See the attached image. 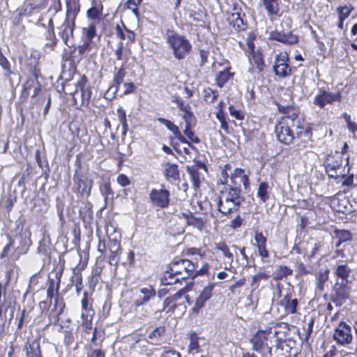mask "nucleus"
Wrapping results in <instances>:
<instances>
[{
    "label": "nucleus",
    "mask_w": 357,
    "mask_h": 357,
    "mask_svg": "<svg viewBox=\"0 0 357 357\" xmlns=\"http://www.w3.org/2000/svg\"><path fill=\"white\" fill-rule=\"evenodd\" d=\"M184 134L188 137V140L191 142L198 144L199 143V139L195 135V132L191 129V126H185L183 131Z\"/></svg>",
    "instance_id": "52"
},
{
    "label": "nucleus",
    "mask_w": 357,
    "mask_h": 357,
    "mask_svg": "<svg viewBox=\"0 0 357 357\" xmlns=\"http://www.w3.org/2000/svg\"><path fill=\"white\" fill-rule=\"evenodd\" d=\"M31 233L29 231H22L16 236L15 239L19 242L20 245L16 248L18 254H25L27 252L31 245Z\"/></svg>",
    "instance_id": "17"
},
{
    "label": "nucleus",
    "mask_w": 357,
    "mask_h": 357,
    "mask_svg": "<svg viewBox=\"0 0 357 357\" xmlns=\"http://www.w3.org/2000/svg\"><path fill=\"white\" fill-rule=\"evenodd\" d=\"M65 304L61 301H60L56 297L54 301V309L51 310L49 314L50 321L56 325L59 321V315L63 312Z\"/></svg>",
    "instance_id": "23"
},
{
    "label": "nucleus",
    "mask_w": 357,
    "mask_h": 357,
    "mask_svg": "<svg viewBox=\"0 0 357 357\" xmlns=\"http://www.w3.org/2000/svg\"><path fill=\"white\" fill-rule=\"evenodd\" d=\"M116 181L122 187H126L130 184V180L123 174H121L117 176Z\"/></svg>",
    "instance_id": "60"
},
{
    "label": "nucleus",
    "mask_w": 357,
    "mask_h": 357,
    "mask_svg": "<svg viewBox=\"0 0 357 357\" xmlns=\"http://www.w3.org/2000/svg\"><path fill=\"white\" fill-rule=\"evenodd\" d=\"M244 201L239 187H229L221 190L218 198V210L225 215L237 211Z\"/></svg>",
    "instance_id": "3"
},
{
    "label": "nucleus",
    "mask_w": 357,
    "mask_h": 357,
    "mask_svg": "<svg viewBox=\"0 0 357 357\" xmlns=\"http://www.w3.org/2000/svg\"><path fill=\"white\" fill-rule=\"evenodd\" d=\"M121 238H112L109 239V250L110 255L109 257V262L111 265L117 266L120 260L121 251Z\"/></svg>",
    "instance_id": "14"
},
{
    "label": "nucleus",
    "mask_w": 357,
    "mask_h": 357,
    "mask_svg": "<svg viewBox=\"0 0 357 357\" xmlns=\"http://www.w3.org/2000/svg\"><path fill=\"white\" fill-rule=\"evenodd\" d=\"M27 357H42L38 344H33L27 348Z\"/></svg>",
    "instance_id": "51"
},
{
    "label": "nucleus",
    "mask_w": 357,
    "mask_h": 357,
    "mask_svg": "<svg viewBox=\"0 0 357 357\" xmlns=\"http://www.w3.org/2000/svg\"><path fill=\"white\" fill-rule=\"evenodd\" d=\"M150 202L154 207L167 208L170 202V192L163 185L160 188H152L149 193Z\"/></svg>",
    "instance_id": "7"
},
{
    "label": "nucleus",
    "mask_w": 357,
    "mask_h": 357,
    "mask_svg": "<svg viewBox=\"0 0 357 357\" xmlns=\"http://www.w3.org/2000/svg\"><path fill=\"white\" fill-rule=\"evenodd\" d=\"M119 121L122 126V135L125 136L128 130V125L126 120V111L122 108L119 107L116 110Z\"/></svg>",
    "instance_id": "41"
},
{
    "label": "nucleus",
    "mask_w": 357,
    "mask_h": 357,
    "mask_svg": "<svg viewBox=\"0 0 357 357\" xmlns=\"http://www.w3.org/2000/svg\"><path fill=\"white\" fill-rule=\"evenodd\" d=\"M214 245L215 249L221 251L224 257H225L228 259V261L225 263V268L226 270H230L231 268L232 267L234 255L230 252L229 247L226 245L225 242L222 241L215 243Z\"/></svg>",
    "instance_id": "25"
},
{
    "label": "nucleus",
    "mask_w": 357,
    "mask_h": 357,
    "mask_svg": "<svg viewBox=\"0 0 357 357\" xmlns=\"http://www.w3.org/2000/svg\"><path fill=\"white\" fill-rule=\"evenodd\" d=\"M102 5L100 3H98L95 1H93V6L87 10L86 15L90 19H99L102 14Z\"/></svg>",
    "instance_id": "36"
},
{
    "label": "nucleus",
    "mask_w": 357,
    "mask_h": 357,
    "mask_svg": "<svg viewBox=\"0 0 357 357\" xmlns=\"http://www.w3.org/2000/svg\"><path fill=\"white\" fill-rule=\"evenodd\" d=\"M229 70V68H226L224 70L217 74L215 81L219 87H222L224 84L231 78L233 74L231 73Z\"/></svg>",
    "instance_id": "35"
},
{
    "label": "nucleus",
    "mask_w": 357,
    "mask_h": 357,
    "mask_svg": "<svg viewBox=\"0 0 357 357\" xmlns=\"http://www.w3.org/2000/svg\"><path fill=\"white\" fill-rule=\"evenodd\" d=\"M123 27L125 29L126 33L124 32L123 28L119 24L116 25V26H115L116 35L121 40L128 39L130 42L134 41L135 36L134 32L127 29L123 24Z\"/></svg>",
    "instance_id": "32"
},
{
    "label": "nucleus",
    "mask_w": 357,
    "mask_h": 357,
    "mask_svg": "<svg viewBox=\"0 0 357 357\" xmlns=\"http://www.w3.org/2000/svg\"><path fill=\"white\" fill-rule=\"evenodd\" d=\"M298 304V300L296 298H291L289 295H286L280 301V305L284 307L287 314L296 313Z\"/></svg>",
    "instance_id": "26"
},
{
    "label": "nucleus",
    "mask_w": 357,
    "mask_h": 357,
    "mask_svg": "<svg viewBox=\"0 0 357 357\" xmlns=\"http://www.w3.org/2000/svg\"><path fill=\"white\" fill-rule=\"evenodd\" d=\"M243 219L240 215H237L235 218H234L229 225V227L232 229H237L240 227L242 225Z\"/></svg>",
    "instance_id": "63"
},
{
    "label": "nucleus",
    "mask_w": 357,
    "mask_h": 357,
    "mask_svg": "<svg viewBox=\"0 0 357 357\" xmlns=\"http://www.w3.org/2000/svg\"><path fill=\"white\" fill-rule=\"evenodd\" d=\"M313 325H314V319H312V318H310L308 321L305 324V325L303 326V329L305 332V338H308L311 335V333L312 332Z\"/></svg>",
    "instance_id": "58"
},
{
    "label": "nucleus",
    "mask_w": 357,
    "mask_h": 357,
    "mask_svg": "<svg viewBox=\"0 0 357 357\" xmlns=\"http://www.w3.org/2000/svg\"><path fill=\"white\" fill-rule=\"evenodd\" d=\"M79 10L78 5L73 2L67 5L66 19L65 21L73 22Z\"/></svg>",
    "instance_id": "39"
},
{
    "label": "nucleus",
    "mask_w": 357,
    "mask_h": 357,
    "mask_svg": "<svg viewBox=\"0 0 357 357\" xmlns=\"http://www.w3.org/2000/svg\"><path fill=\"white\" fill-rule=\"evenodd\" d=\"M126 4L127 8L130 9L135 15H138L137 3L135 0H128Z\"/></svg>",
    "instance_id": "62"
},
{
    "label": "nucleus",
    "mask_w": 357,
    "mask_h": 357,
    "mask_svg": "<svg viewBox=\"0 0 357 357\" xmlns=\"http://www.w3.org/2000/svg\"><path fill=\"white\" fill-rule=\"evenodd\" d=\"M142 297H139L134 301L135 307L142 306L150 301V300L155 296L156 292L151 286L145 287L139 289Z\"/></svg>",
    "instance_id": "18"
},
{
    "label": "nucleus",
    "mask_w": 357,
    "mask_h": 357,
    "mask_svg": "<svg viewBox=\"0 0 357 357\" xmlns=\"http://www.w3.org/2000/svg\"><path fill=\"white\" fill-rule=\"evenodd\" d=\"M338 355H340L342 357L344 356L342 351H338L335 345H332L330 349L324 354V357H338Z\"/></svg>",
    "instance_id": "57"
},
{
    "label": "nucleus",
    "mask_w": 357,
    "mask_h": 357,
    "mask_svg": "<svg viewBox=\"0 0 357 357\" xmlns=\"http://www.w3.org/2000/svg\"><path fill=\"white\" fill-rule=\"evenodd\" d=\"M105 230L108 239H112V238H121V237L120 231L113 222L107 223Z\"/></svg>",
    "instance_id": "43"
},
{
    "label": "nucleus",
    "mask_w": 357,
    "mask_h": 357,
    "mask_svg": "<svg viewBox=\"0 0 357 357\" xmlns=\"http://www.w3.org/2000/svg\"><path fill=\"white\" fill-rule=\"evenodd\" d=\"M88 292L84 291L83 294V298L81 301V305H82V312H85V314H88L90 312H94L93 309L91 308V305L89 303L88 300Z\"/></svg>",
    "instance_id": "46"
},
{
    "label": "nucleus",
    "mask_w": 357,
    "mask_h": 357,
    "mask_svg": "<svg viewBox=\"0 0 357 357\" xmlns=\"http://www.w3.org/2000/svg\"><path fill=\"white\" fill-rule=\"evenodd\" d=\"M335 238L337 239L336 247H339L341 245V243L346 242L347 241H350L352 238L351 234L348 230L335 229Z\"/></svg>",
    "instance_id": "38"
},
{
    "label": "nucleus",
    "mask_w": 357,
    "mask_h": 357,
    "mask_svg": "<svg viewBox=\"0 0 357 357\" xmlns=\"http://www.w3.org/2000/svg\"><path fill=\"white\" fill-rule=\"evenodd\" d=\"M166 39L176 59H185L192 50V45L185 37L172 31H167Z\"/></svg>",
    "instance_id": "5"
},
{
    "label": "nucleus",
    "mask_w": 357,
    "mask_h": 357,
    "mask_svg": "<svg viewBox=\"0 0 357 357\" xmlns=\"http://www.w3.org/2000/svg\"><path fill=\"white\" fill-rule=\"evenodd\" d=\"M269 275L265 272H259L255 275L252 278L251 286L254 289H256L261 280H267L269 278Z\"/></svg>",
    "instance_id": "45"
},
{
    "label": "nucleus",
    "mask_w": 357,
    "mask_h": 357,
    "mask_svg": "<svg viewBox=\"0 0 357 357\" xmlns=\"http://www.w3.org/2000/svg\"><path fill=\"white\" fill-rule=\"evenodd\" d=\"M255 241L257 243V247L266 246V238L264 236L262 232H256L255 235Z\"/></svg>",
    "instance_id": "56"
},
{
    "label": "nucleus",
    "mask_w": 357,
    "mask_h": 357,
    "mask_svg": "<svg viewBox=\"0 0 357 357\" xmlns=\"http://www.w3.org/2000/svg\"><path fill=\"white\" fill-rule=\"evenodd\" d=\"M158 121L163 124L168 130L172 131L174 135L179 131L178 127L168 119L158 118Z\"/></svg>",
    "instance_id": "48"
},
{
    "label": "nucleus",
    "mask_w": 357,
    "mask_h": 357,
    "mask_svg": "<svg viewBox=\"0 0 357 357\" xmlns=\"http://www.w3.org/2000/svg\"><path fill=\"white\" fill-rule=\"evenodd\" d=\"M263 3L269 15H276L279 11L277 0H263Z\"/></svg>",
    "instance_id": "44"
},
{
    "label": "nucleus",
    "mask_w": 357,
    "mask_h": 357,
    "mask_svg": "<svg viewBox=\"0 0 357 357\" xmlns=\"http://www.w3.org/2000/svg\"><path fill=\"white\" fill-rule=\"evenodd\" d=\"M229 112L230 115L237 120H243L244 119V113L232 105L229 107Z\"/></svg>",
    "instance_id": "53"
},
{
    "label": "nucleus",
    "mask_w": 357,
    "mask_h": 357,
    "mask_svg": "<svg viewBox=\"0 0 357 357\" xmlns=\"http://www.w3.org/2000/svg\"><path fill=\"white\" fill-rule=\"evenodd\" d=\"M101 194L105 197V199H108L109 195H113V191L111 188L110 183L107 182L102 185L100 188Z\"/></svg>",
    "instance_id": "55"
},
{
    "label": "nucleus",
    "mask_w": 357,
    "mask_h": 357,
    "mask_svg": "<svg viewBox=\"0 0 357 357\" xmlns=\"http://www.w3.org/2000/svg\"><path fill=\"white\" fill-rule=\"evenodd\" d=\"M347 284L337 280L334 286L333 301L335 303L342 304V302L349 298L351 289Z\"/></svg>",
    "instance_id": "12"
},
{
    "label": "nucleus",
    "mask_w": 357,
    "mask_h": 357,
    "mask_svg": "<svg viewBox=\"0 0 357 357\" xmlns=\"http://www.w3.org/2000/svg\"><path fill=\"white\" fill-rule=\"evenodd\" d=\"M250 57V62L254 66L252 68L254 72L261 73L264 68V62L262 59L261 54L257 52H253Z\"/></svg>",
    "instance_id": "30"
},
{
    "label": "nucleus",
    "mask_w": 357,
    "mask_h": 357,
    "mask_svg": "<svg viewBox=\"0 0 357 357\" xmlns=\"http://www.w3.org/2000/svg\"><path fill=\"white\" fill-rule=\"evenodd\" d=\"M86 264L87 262L86 261H82V256H79V263L75 268H73L74 274L71 278V282L74 284L77 294H79L83 289L82 278L80 274V271L84 269Z\"/></svg>",
    "instance_id": "16"
},
{
    "label": "nucleus",
    "mask_w": 357,
    "mask_h": 357,
    "mask_svg": "<svg viewBox=\"0 0 357 357\" xmlns=\"http://www.w3.org/2000/svg\"><path fill=\"white\" fill-rule=\"evenodd\" d=\"M278 109L280 112L289 115L282 117L275 125V132L278 141L284 144H290L295 139L294 130L291 128L294 127L293 116H296V113L294 108L290 106L279 105Z\"/></svg>",
    "instance_id": "2"
},
{
    "label": "nucleus",
    "mask_w": 357,
    "mask_h": 357,
    "mask_svg": "<svg viewBox=\"0 0 357 357\" xmlns=\"http://www.w3.org/2000/svg\"><path fill=\"white\" fill-rule=\"evenodd\" d=\"M294 118V127L291 128L294 130L295 139L296 138L301 139L303 141L305 142L308 140L311 137L310 131L303 126L300 125V120L298 119V115L296 114V116H293Z\"/></svg>",
    "instance_id": "21"
},
{
    "label": "nucleus",
    "mask_w": 357,
    "mask_h": 357,
    "mask_svg": "<svg viewBox=\"0 0 357 357\" xmlns=\"http://www.w3.org/2000/svg\"><path fill=\"white\" fill-rule=\"evenodd\" d=\"M42 9L41 6L33 1H26L20 10V14L30 16L34 12H38Z\"/></svg>",
    "instance_id": "28"
},
{
    "label": "nucleus",
    "mask_w": 357,
    "mask_h": 357,
    "mask_svg": "<svg viewBox=\"0 0 357 357\" xmlns=\"http://www.w3.org/2000/svg\"><path fill=\"white\" fill-rule=\"evenodd\" d=\"M245 14L241 15L238 12L232 13L229 15L227 21L237 31L245 30L247 27L246 22L244 20Z\"/></svg>",
    "instance_id": "20"
},
{
    "label": "nucleus",
    "mask_w": 357,
    "mask_h": 357,
    "mask_svg": "<svg viewBox=\"0 0 357 357\" xmlns=\"http://www.w3.org/2000/svg\"><path fill=\"white\" fill-rule=\"evenodd\" d=\"M73 22L65 21L59 28L60 31L59 34L61 37L63 43L68 47L71 46V44H70L68 41L69 38L73 36Z\"/></svg>",
    "instance_id": "24"
},
{
    "label": "nucleus",
    "mask_w": 357,
    "mask_h": 357,
    "mask_svg": "<svg viewBox=\"0 0 357 357\" xmlns=\"http://www.w3.org/2000/svg\"><path fill=\"white\" fill-rule=\"evenodd\" d=\"M329 271L326 270L324 272H320L316 278V289L319 291H323L325 288V284L328 280Z\"/></svg>",
    "instance_id": "34"
},
{
    "label": "nucleus",
    "mask_w": 357,
    "mask_h": 357,
    "mask_svg": "<svg viewBox=\"0 0 357 357\" xmlns=\"http://www.w3.org/2000/svg\"><path fill=\"white\" fill-rule=\"evenodd\" d=\"M257 195L263 203L266 202L269 199L270 188L269 185L266 182H261L259 183Z\"/></svg>",
    "instance_id": "33"
},
{
    "label": "nucleus",
    "mask_w": 357,
    "mask_h": 357,
    "mask_svg": "<svg viewBox=\"0 0 357 357\" xmlns=\"http://www.w3.org/2000/svg\"><path fill=\"white\" fill-rule=\"evenodd\" d=\"M270 335L265 331H258L250 340L252 349L261 354L266 351L271 354L272 348L269 344Z\"/></svg>",
    "instance_id": "8"
},
{
    "label": "nucleus",
    "mask_w": 357,
    "mask_h": 357,
    "mask_svg": "<svg viewBox=\"0 0 357 357\" xmlns=\"http://www.w3.org/2000/svg\"><path fill=\"white\" fill-rule=\"evenodd\" d=\"M245 175L244 170L243 169L236 168L234 173L231 174V180L234 184L236 185L238 182L236 181L237 178H241Z\"/></svg>",
    "instance_id": "61"
},
{
    "label": "nucleus",
    "mask_w": 357,
    "mask_h": 357,
    "mask_svg": "<svg viewBox=\"0 0 357 357\" xmlns=\"http://www.w3.org/2000/svg\"><path fill=\"white\" fill-rule=\"evenodd\" d=\"M165 328L164 326H158L154 328L148 335V338L150 340L151 343L156 344L161 336L165 333Z\"/></svg>",
    "instance_id": "42"
},
{
    "label": "nucleus",
    "mask_w": 357,
    "mask_h": 357,
    "mask_svg": "<svg viewBox=\"0 0 357 357\" xmlns=\"http://www.w3.org/2000/svg\"><path fill=\"white\" fill-rule=\"evenodd\" d=\"M202 340L197 333H192L190 337V343L188 346V351L190 353H199L200 351L199 340Z\"/></svg>",
    "instance_id": "37"
},
{
    "label": "nucleus",
    "mask_w": 357,
    "mask_h": 357,
    "mask_svg": "<svg viewBox=\"0 0 357 357\" xmlns=\"http://www.w3.org/2000/svg\"><path fill=\"white\" fill-rule=\"evenodd\" d=\"M353 9H354L353 7L351 6H344L342 7H339L337 8V12L339 13V19L342 23H343L344 20L349 16L351 10Z\"/></svg>",
    "instance_id": "47"
},
{
    "label": "nucleus",
    "mask_w": 357,
    "mask_h": 357,
    "mask_svg": "<svg viewBox=\"0 0 357 357\" xmlns=\"http://www.w3.org/2000/svg\"><path fill=\"white\" fill-rule=\"evenodd\" d=\"M95 312H90L85 314V312L81 313L82 323L81 326L85 330L86 332L92 329V319Z\"/></svg>",
    "instance_id": "40"
},
{
    "label": "nucleus",
    "mask_w": 357,
    "mask_h": 357,
    "mask_svg": "<svg viewBox=\"0 0 357 357\" xmlns=\"http://www.w3.org/2000/svg\"><path fill=\"white\" fill-rule=\"evenodd\" d=\"M215 284L211 283L204 288L200 295L196 299L192 311L198 313L199 310L205 305V303L210 299Z\"/></svg>",
    "instance_id": "13"
},
{
    "label": "nucleus",
    "mask_w": 357,
    "mask_h": 357,
    "mask_svg": "<svg viewBox=\"0 0 357 357\" xmlns=\"http://www.w3.org/2000/svg\"><path fill=\"white\" fill-rule=\"evenodd\" d=\"M351 272V268L347 264H340L337 266L335 274L337 277L338 281L339 279H341L340 282L348 283Z\"/></svg>",
    "instance_id": "29"
},
{
    "label": "nucleus",
    "mask_w": 357,
    "mask_h": 357,
    "mask_svg": "<svg viewBox=\"0 0 357 357\" xmlns=\"http://www.w3.org/2000/svg\"><path fill=\"white\" fill-rule=\"evenodd\" d=\"M325 167L326 172H335L341 169L340 158H335L328 155L325 161Z\"/></svg>",
    "instance_id": "31"
},
{
    "label": "nucleus",
    "mask_w": 357,
    "mask_h": 357,
    "mask_svg": "<svg viewBox=\"0 0 357 357\" xmlns=\"http://www.w3.org/2000/svg\"><path fill=\"white\" fill-rule=\"evenodd\" d=\"M217 93L211 89L204 91V98L206 101L213 102L217 98Z\"/></svg>",
    "instance_id": "59"
},
{
    "label": "nucleus",
    "mask_w": 357,
    "mask_h": 357,
    "mask_svg": "<svg viewBox=\"0 0 357 357\" xmlns=\"http://www.w3.org/2000/svg\"><path fill=\"white\" fill-rule=\"evenodd\" d=\"M69 93L73 95L75 104L81 106H88L91 96V89L87 84L85 75L79 76L77 79H73V83L66 82L63 85Z\"/></svg>",
    "instance_id": "4"
},
{
    "label": "nucleus",
    "mask_w": 357,
    "mask_h": 357,
    "mask_svg": "<svg viewBox=\"0 0 357 357\" xmlns=\"http://www.w3.org/2000/svg\"><path fill=\"white\" fill-rule=\"evenodd\" d=\"M206 170V167L202 162H198L196 165L188 166L187 172L190 176L195 188H198L200 185L202 177L199 172V169Z\"/></svg>",
    "instance_id": "19"
},
{
    "label": "nucleus",
    "mask_w": 357,
    "mask_h": 357,
    "mask_svg": "<svg viewBox=\"0 0 357 357\" xmlns=\"http://www.w3.org/2000/svg\"><path fill=\"white\" fill-rule=\"evenodd\" d=\"M289 56L287 52L277 54L273 65V70L278 77H286L291 75V68L288 64Z\"/></svg>",
    "instance_id": "10"
},
{
    "label": "nucleus",
    "mask_w": 357,
    "mask_h": 357,
    "mask_svg": "<svg viewBox=\"0 0 357 357\" xmlns=\"http://www.w3.org/2000/svg\"><path fill=\"white\" fill-rule=\"evenodd\" d=\"M341 101L342 93L340 91L333 92L324 88H319L313 98V103L320 109L324 108L326 105H332L335 102Z\"/></svg>",
    "instance_id": "6"
},
{
    "label": "nucleus",
    "mask_w": 357,
    "mask_h": 357,
    "mask_svg": "<svg viewBox=\"0 0 357 357\" xmlns=\"http://www.w3.org/2000/svg\"><path fill=\"white\" fill-rule=\"evenodd\" d=\"M195 266L188 259L173 261L164 273L162 282L165 285H171L185 280L189 278H194Z\"/></svg>",
    "instance_id": "1"
},
{
    "label": "nucleus",
    "mask_w": 357,
    "mask_h": 357,
    "mask_svg": "<svg viewBox=\"0 0 357 357\" xmlns=\"http://www.w3.org/2000/svg\"><path fill=\"white\" fill-rule=\"evenodd\" d=\"M83 30L85 33L86 40L91 42L92 39L96 34V28L95 24H90L88 27L84 28Z\"/></svg>",
    "instance_id": "50"
},
{
    "label": "nucleus",
    "mask_w": 357,
    "mask_h": 357,
    "mask_svg": "<svg viewBox=\"0 0 357 357\" xmlns=\"http://www.w3.org/2000/svg\"><path fill=\"white\" fill-rule=\"evenodd\" d=\"M7 280L5 284H2L0 282V303H6V287L10 281V275L9 273H7Z\"/></svg>",
    "instance_id": "54"
},
{
    "label": "nucleus",
    "mask_w": 357,
    "mask_h": 357,
    "mask_svg": "<svg viewBox=\"0 0 357 357\" xmlns=\"http://www.w3.org/2000/svg\"><path fill=\"white\" fill-rule=\"evenodd\" d=\"M271 38L273 40L281 42L284 44H295L298 42V38L291 33H282L279 32L272 33Z\"/></svg>",
    "instance_id": "27"
},
{
    "label": "nucleus",
    "mask_w": 357,
    "mask_h": 357,
    "mask_svg": "<svg viewBox=\"0 0 357 357\" xmlns=\"http://www.w3.org/2000/svg\"><path fill=\"white\" fill-rule=\"evenodd\" d=\"M74 181L80 195L82 197H89L93 184V180L83 175L75 174Z\"/></svg>",
    "instance_id": "11"
},
{
    "label": "nucleus",
    "mask_w": 357,
    "mask_h": 357,
    "mask_svg": "<svg viewBox=\"0 0 357 357\" xmlns=\"http://www.w3.org/2000/svg\"><path fill=\"white\" fill-rule=\"evenodd\" d=\"M333 337L340 345H349L353 340L351 326L344 321L340 322L335 329Z\"/></svg>",
    "instance_id": "9"
},
{
    "label": "nucleus",
    "mask_w": 357,
    "mask_h": 357,
    "mask_svg": "<svg viewBox=\"0 0 357 357\" xmlns=\"http://www.w3.org/2000/svg\"><path fill=\"white\" fill-rule=\"evenodd\" d=\"M175 137L178 139L181 143L183 144H186L188 145V146L189 147H191V148H194V146L192 145H191L190 141L188 140V139H187L186 137H185L181 132V131L179 130L175 135Z\"/></svg>",
    "instance_id": "64"
},
{
    "label": "nucleus",
    "mask_w": 357,
    "mask_h": 357,
    "mask_svg": "<svg viewBox=\"0 0 357 357\" xmlns=\"http://www.w3.org/2000/svg\"><path fill=\"white\" fill-rule=\"evenodd\" d=\"M126 75V70L123 67L120 68L115 73L113 79V84L105 93L107 98L112 99L119 91V86L123 81Z\"/></svg>",
    "instance_id": "15"
},
{
    "label": "nucleus",
    "mask_w": 357,
    "mask_h": 357,
    "mask_svg": "<svg viewBox=\"0 0 357 357\" xmlns=\"http://www.w3.org/2000/svg\"><path fill=\"white\" fill-rule=\"evenodd\" d=\"M36 83V80L35 78H29L24 85L22 96L26 98L30 95V91L35 86Z\"/></svg>",
    "instance_id": "49"
},
{
    "label": "nucleus",
    "mask_w": 357,
    "mask_h": 357,
    "mask_svg": "<svg viewBox=\"0 0 357 357\" xmlns=\"http://www.w3.org/2000/svg\"><path fill=\"white\" fill-rule=\"evenodd\" d=\"M164 175L170 183L179 179L180 172L176 164L167 162L164 165Z\"/></svg>",
    "instance_id": "22"
}]
</instances>
